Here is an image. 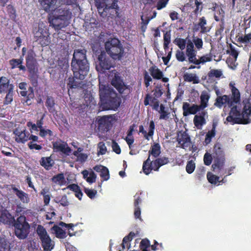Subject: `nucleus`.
Masks as SVG:
<instances>
[{
	"label": "nucleus",
	"mask_w": 251,
	"mask_h": 251,
	"mask_svg": "<svg viewBox=\"0 0 251 251\" xmlns=\"http://www.w3.org/2000/svg\"><path fill=\"white\" fill-rule=\"evenodd\" d=\"M184 81L187 82H193L194 84H197L200 82L198 77L196 74H185L183 75Z\"/></svg>",
	"instance_id": "nucleus-40"
},
{
	"label": "nucleus",
	"mask_w": 251,
	"mask_h": 251,
	"mask_svg": "<svg viewBox=\"0 0 251 251\" xmlns=\"http://www.w3.org/2000/svg\"><path fill=\"white\" fill-rule=\"evenodd\" d=\"M98 148L99 149V154L103 155L106 153L107 149L103 142H100L98 144Z\"/></svg>",
	"instance_id": "nucleus-64"
},
{
	"label": "nucleus",
	"mask_w": 251,
	"mask_h": 251,
	"mask_svg": "<svg viewBox=\"0 0 251 251\" xmlns=\"http://www.w3.org/2000/svg\"><path fill=\"white\" fill-rule=\"evenodd\" d=\"M98 60L99 65L96 66L98 71L105 73L106 71L109 70L114 67V60L110 56H108L104 50L101 51L98 55Z\"/></svg>",
	"instance_id": "nucleus-11"
},
{
	"label": "nucleus",
	"mask_w": 251,
	"mask_h": 251,
	"mask_svg": "<svg viewBox=\"0 0 251 251\" xmlns=\"http://www.w3.org/2000/svg\"><path fill=\"white\" fill-rule=\"evenodd\" d=\"M151 75L154 79H161L163 76L162 71H160L156 66L151 67L149 70Z\"/></svg>",
	"instance_id": "nucleus-37"
},
{
	"label": "nucleus",
	"mask_w": 251,
	"mask_h": 251,
	"mask_svg": "<svg viewBox=\"0 0 251 251\" xmlns=\"http://www.w3.org/2000/svg\"><path fill=\"white\" fill-rule=\"evenodd\" d=\"M34 39L42 47H46L50 43V33L48 28L44 24L39 23L33 30Z\"/></svg>",
	"instance_id": "nucleus-6"
},
{
	"label": "nucleus",
	"mask_w": 251,
	"mask_h": 251,
	"mask_svg": "<svg viewBox=\"0 0 251 251\" xmlns=\"http://www.w3.org/2000/svg\"><path fill=\"white\" fill-rule=\"evenodd\" d=\"M192 42L198 50H199L202 48L203 44L202 39L197 36H193Z\"/></svg>",
	"instance_id": "nucleus-52"
},
{
	"label": "nucleus",
	"mask_w": 251,
	"mask_h": 251,
	"mask_svg": "<svg viewBox=\"0 0 251 251\" xmlns=\"http://www.w3.org/2000/svg\"><path fill=\"white\" fill-rule=\"evenodd\" d=\"M169 162V158L167 157H162L157 158L153 160V164H154V168L157 171H159L160 167L161 166L168 164Z\"/></svg>",
	"instance_id": "nucleus-36"
},
{
	"label": "nucleus",
	"mask_w": 251,
	"mask_h": 251,
	"mask_svg": "<svg viewBox=\"0 0 251 251\" xmlns=\"http://www.w3.org/2000/svg\"><path fill=\"white\" fill-rule=\"evenodd\" d=\"M251 114V103L248 101L246 103L243 107L242 115L243 117H246L248 118Z\"/></svg>",
	"instance_id": "nucleus-46"
},
{
	"label": "nucleus",
	"mask_w": 251,
	"mask_h": 251,
	"mask_svg": "<svg viewBox=\"0 0 251 251\" xmlns=\"http://www.w3.org/2000/svg\"><path fill=\"white\" fill-rule=\"evenodd\" d=\"M36 231L44 251H51L54 248V242L51 240L46 229L42 226L39 225Z\"/></svg>",
	"instance_id": "nucleus-10"
},
{
	"label": "nucleus",
	"mask_w": 251,
	"mask_h": 251,
	"mask_svg": "<svg viewBox=\"0 0 251 251\" xmlns=\"http://www.w3.org/2000/svg\"><path fill=\"white\" fill-rule=\"evenodd\" d=\"M177 141L182 149H185L190 146V137L185 132H183L181 133L180 136H178Z\"/></svg>",
	"instance_id": "nucleus-24"
},
{
	"label": "nucleus",
	"mask_w": 251,
	"mask_h": 251,
	"mask_svg": "<svg viewBox=\"0 0 251 251\" xmlns=\"http://www.w3.org/2000/svg\"><path fill=\"white\" fill-rule=\"evenodd\" d=\"M194 1L196 7L193 12L195 15L197 16L202 10L203 4L202 2L199 1L198 0H195Z\"/></svg>",
	"instance_id": "nucleus-51"
},
{
	"label": "nucleus",
	"mask_w": 251,
	"mask_h": 251,
	"mask_svg": "<svg viewBox=\"0 0 251 251\" xmlns=\"http://www.w3.org/2000/svg\"><path fill=\"white\" fill-rule=\"evenodd\" d=\"M216 126V123H213L212 129L206 133L203 142L204 145L206 146L209 144L211 142L212 139L215 136Z\"/></svg>",
	"instance_id": "nucleus-34"
},
{
	"label": "nucleus",
	"mask_w": 251,
	"mask_h": 251,
	"mask_svg": "<svg viewBox=\"0 0 251 251\" xmlns=\"http://www.w3.org/2000/svg\"><path fill=\"white\" fill-rule=\"evenodd\" d=\"M234 85L232 83H230L229 85L231 91V97L226 95L218 97L216 100L215 105L221 108L225 104H227L228 107H231L233 104H240V93Z\"/></svg>",
	"instance_id": "nucleus-5"
},
{
	"label": "nucleus",
	"mask_w": 251,
	"mask_h": 251,
	"mask_svg": "<svg viewBox=\"0 0 251 251\" xmlns=\"http://www.w3.org/2000/svg\"><path fill=\"white\" fill-rule=\"evenodd\" d=\"M111 84L120 94H123L125 89L127 88L121 77L117 75H115L112 79Z\"/></svg>",
	"instance_id": "nucleus-18"
},
{
	"label": "nucleus",
	"mask_w": 251,
	"mask_h": 251,
	"mask_svg": "<svg viewBox=\"0 0 251 251\" xmlns=\"http://www.w3.org/2000/svg\"><path fill=\"white\" fill-rule=\"evenodd\" d=\"M52 229L54 231L57 238L63 239L67 237L66 232L60 227L55 225L52 227Z\"/></svg>",
	"instance_id": "nucleus-41"
},
{
	"label": "nucleus",
	"mask_w": 251,
	"mask_h": 251,
	"mask_svg": "<svg viewBox=\"0 0 251 251\" xmlns=\"http://www.w3.org/2000/svg\"><path fill=\"white\" fill-rule=\"evenodd\" d=\"M9 247V243L8 240L5 238L0 237V248H1V250L8 249Z\"/></svg>",
	"instance_id": "nucleus-57"
},
{
	"label": "nucleus",
	"mask_w": 251,
	"mask_h": 251,
	"mask_svg": "<svg viewBox=\"0 0 251 251\" xmlns=\"http://www.w3.org/2000/svg\"><path fill=\"white\" fill-rule=\"evenodd\" d=\"M212 60V55L211 53L206 54L201 57L199 59H197L196 56L195 58L193 59L190 63H193L195 65H200V64H204L207 62H210Z\"/></svg>",
	"instance_id": "nucleus-32"
},
{
	"label": "nucleus",
	"mask_w": 251,
	"mask_h": 251,
	"mask_svg": "<svg viewBox=\"0 0 251 251\" xmlns=\"http://www.w3.org/2000/svg\"><path fill=\"white\" fill-rule=\"evenodd\" d=\"M140 235V231H136L135 233L133 232H130L128 235L126 236L123 240L122 243L121 244L122 249L124 250L126 247L128 249L131 248L130 242L133 239L135 236Z\"/></svg>",
	"instance_id": "nucleus-23"
},
{
	"label": "nucleus",
	"mask_w": 251,
	"mask_h": 251,
	"mask_svg": "<svg viewBox=\"0 0 251 251\" xmlns=\"http://www.w3.org/2000/svg\"><path fill=\"white\" fill-rule=\"evenodd\" d=\"M161 153V147L159 144L154 143L151 146V149L149 151V156L150 158L151 155L154 158L158 157Z\"/></svg>",
	"instance_id": "nucleus-35"
},
{
	"label": "nucleus",
	"mask_w": 251,
	"mask_h": 251,
	"mask_svg": "<svg viewBox=\"0 0 251 251\" xmlns=\"http://www.w3.org/2000/svg\"><path fill=\"white\" fill-rule=\"evenodd\" d=\"M75 78L76 79V78L75 77L74 75L73 77L69 78L68 83L67 84L68 86L70 88H81L83 85L82 82L81 81H77L75 80ZM77 79H78V78H77ZM80 80H81L80 79Z\"/></svg>",
	"instance_id": "nucleus-39"
},
{
	"label": "nucleus",
	"mask_w": 251,
	"mask_h": 251,
	"mask_svg": "<svg viewBox=\"0 0 251 251\" xmlns=\"http://www.w3.org/2000/svg\"><path fill=\"white\" fill-rule=\"evenodd\" d=\"M176 59L180 62H183L185 60L186 57L184 53L181 51L178 50L176 52Z\"/></svg>",
	"instance_id": "nucleus-63"
},
{
	"label": "nucleus",
	"mask_w": 251,
	"mask_h": 251,
	"mask_svg": "<svg viewBox=\"0 0 251 251\" xmlns=\"http://www.w3.org/2000/svg\"><path fill=\"white\" fill-rule=\"evenodd\" d=\"M40 3L45 11L48 12L54 10L57 0H39Z\"/></svg>",
	"instance_id": "nucleus-26"
},
{
	"label": "nucleus",
	"mask_w": 251,
	"mask_h": 251,
	"mask_svg": "<svg viewBox=\"0 0 251 251\" xmlns=\"http://www.w3.org/2000/svg\"><path fill=\"white\" fill-rule=\"evenodd\" d=\"M195 167V163L193 160L188 161L186 166V171L187 173L191 174L194 171Z\"/></svg>",
	"instance_id": "nucleus-54"
},
{
	"label": "nucleus",
	"mask_w": 251,
	"mask_h": 251,
	"mask_svg": "<svg viewBox=\"0 0 251 251\" xmlns=\"http://www.w3.org/2000/svg\"><path fill=\"white\" fill-rule=\"evenodd\" d=\"M46 106L50 113H53L55 111V101L51 96H47L45 102Z\"/></svg>",
	"instance_id": "nucleus-38"
},
{
	"label": "nucleus",
	"mask_w": 251,
	"mask_h": 251,
	"mask_svg": "<svg viewBox=\"0 0 251 251\" xmlns=\"http://www.w3.org/2000/svg\"><path fill=\"white\" fill-rule=\"evenodd\" d=\"M84 192L87 195V196L91 199H94L95 197V196L97 193L96 190L87 188H84Z\"/></svg>",
	"instance_id": "nucleus-59"
},
{
	"label": "nucleus",
	"mask_w": 251,
	"mask_h": 251,
	"mask_svg": "<svg viewBox=\"0 0 251 251\" xmlns=\"http://www.w3.org/2000/svg\"><path fill=\"white\" fill-rule=\"evenodd\" d=\"M23 59L21 57L20 59H12L9 60V64L11 68L13 69L17 68L19 65L22 64Z\"/></svg>",
	"instance_id": "nucleus-53"
},
{
	"label": "nucleus",
	"mask_w": 251,
	"mask_h": 251,
	"mask_svg": "<svg viewBox=\"0 0 251 251\" xmlns=\"http://www.w3.org/2000/svg\"><path fill=\"white\" fill-rule=\"evenodd\" d=\"M182 110L184 117H186L190 115H195L198 112L201 111L198 105L196 104L190 105L187 102H184L183 103Z\"/></svg>",
	"instance_id": "nucleus-16"
},
{
	"label": "nucleus",
	"mask_w": 251,
	"mask_h": 251,
	"mask_svg": "<svg viewBox=\"0 0 251 251\" xmlns=\"http://www.w3.org/2000/svg\"><path fill=\"white\" fill-rule=\"evenodd\" d=\"M154 129L155 125L153 121H151L150 123L149 131L148 133L144 130L142 125L139 126V132L142 133L144 135L145 138L148 140H150L149 137H152L153 135Z\"/></svg>",
	"instance_id": "nucleus-28"
},
{
	"label": "nucleus",
	"mask_w": 251,
	"mask_h": 251,
	"mask_svg": "<svg viewBox=\"0 0 251 251\" xmlns=\"http://www.w3.org/2000/svg\"><path fill=\"white\" fill-rule=\"evenodd\" d=\"M94 170L97 172L100 173V176L103 180L106 181L109 178V170L106 167L97 165L94 167Z\"/></svg>",
	"instance_id": "nucleus-29"
},
{
	"label": "nucleus",
	"mask_w": 251,
	"mask_h": 251,
	"mask_svg": "<svg viewBox=\"0 0 251 251\" xmlns=\"http://www.w3.org/2000/svg\"><path fill=\"white\" fill-rule=\"evenodd\" d=\"M15 221L14 218L7 210L1 211L0 215V222L5 225H10Z\"/></svg>",
	"instance_id": "nucleus-27"
},
{
	"label": "nucleus",
	"mask_w": 251,
	"mask_h": 251,
	"mask_svg": "<svg viewBox=\"0 0 251 251\" xmlns=\"http://www.w3.org/2000/svg\"><path fill=\"white\" fill-rule=\"evenodd\" d=\"M151 246L150 241L147 238L143 239L140 242L139 248L140 249H147Z\"/></svg>",
	"instance_id": "nucleus-61"
},
{
	"label": "nucleus",
	"mask_w": 251,
	"mask_h": 251,
	"mask_svg": "<svg viewBox=\"0 0 251 251\" xmlns=\"http://www.w3.org/2000/svg\"><path fill=\"white\" fill-rule=\"evenodd\" d=\"M214 162L212 165L213 171L216 170L221 171L224 167L225 163V155L223 149L219 144H216L214 146Z\"/></svg>",
	"instance_id": "nucleus-12"
},
{
	"label": "nucleus",
	"mask_w": 251,
	"mask_h": 251,
	"mask_svg": "<svg viewBox=\"0 0 251 251\" xmlns=\"http://www.w3.org/2000/svg\"><path fill=\"white\" fill-rule=\"evenodd\" d=\"M52 147L55 152H61L66 155H69L72 152V150L67 143L61 140L53 142Z\"/></svg>",
	"instance_id": "nucleus-15"
},
{
	"label": "nucleus",
	"mask_w": 251,
	"mask_h": 251,
	"mask_svg": "<svg viewBox=\"0 0 251 251\" xmlns=\"http://www.w3.org/2000/svg\"><path fill=\"white\" fill-rule=\"evenodd\" d=\"M11 190L23 203H28L29 202L30 198L27 193L18 189L14 185H11Z\"/></svg>",
	"instance_id": "nucleus-20"
},
{
	"label": "nucleus",
	"mask_w": 251,
	"mask_h": 251,
	"mask_svg": "<svg viewBox=\"0 0 251 251\" xmlns=\"http://www.w3.org/2000/svg\"><path fill=\"white\" fill-rule=\"evenodd\" d=\"M39 131V135L43 138L45 137L48 135L50 136H52L53 135V133L50 129L43 128Z\"/></svg>",
	"instance_id": "nucleus-62"
},
{
	"label": "nucleus",
	"mask_w": 251,
	"mask_h": 251,
	"mask_svg": "<svg viewBox=\"0 0 251 251\" xmlns=\"http://www.w3.org/2000/svg\"><path fill=\"white\" fill-rule=\"evenodd\" d=\"M142 169L144 173L146 175H149L152 170L157 171V170H155V169L154 168L153 161H151L149 157L143 162Z\"/></svg>",
	"instance_id": "nucleus-30"
},
{
	"label": "nucleus",
	"mask_w": 251,
	"mask_h": 251,
	"mask_svg": "<svg viewBox=\"0 0 251 251\" xmlns=\"http://www.w3.org/2000/svg\"><path fill=\"white\" fill-rule=\"evenodd\" d=\"M6 94L3 103L5 105L10 104L13 100L14 89H11L5 92Z\"/></svg>",
	"instance_id": "nucleus-45"
},
{
	"label": "nucleus",
	"mask_w": 251,
	"mask_h": 251,
	"mask_svg": "<svg viewBox=\"0 0 251 251\" xmlns=\"http://www.w3.org/2000/svg\"><path fill=\"white\" fill-rule=\"evenodd\" d=\"M207 24V21L204 17H202L199 19V22L196 26H198L201 28V33H204L209 31V29L205 25Z\"/></svg>",
	"instance_id": "nucleus-43"
},
{
	"label": "nucleus",
	"mask_w": 251,
	"mask_h": 251,
	"mask_svg": "<svg viewBox=\"0 0 251 251\" xmlns=\"http://www.w3.org/2000/svg\"><path fill=\"white\" fill-rule=\"evenodd\" d=\"M15 234L19 239L26 238L29 234L30 226L26 221L25 216H20L17 219L14 224Z\"/></svg>",
	"instance_id": "nucleus-9"
},
{
	"label": "nucleus",
	"mask_w": 251,
	"mask_h": 251,
	"mask_svg": "<svg viewBox=\"0 0 251 251\" xmlns=\"http://www.w3.org/2000/svg\"><path fill=\"white\" fill-rule=\"evenodd\" d=\"M187 42L186 39L178 38H176L174 42L182 50L185 48Z\"/></svg>",
	"instance_id": "nucleus-49"
},
{
	"label": "nucleus",
	"mask_w": 251,
	"mask_h": 251,
	"mask_svg": "<svg viewBox=\"0 0 251 251\" xmlns=\"http://www.w3.org/2000/svg\"><path fill=\"white\" fill-rule=\"evenodd\" d=\"M210 99V95L205 92H203L200 96V104L198 105L201 111L208 106V101Z\"/></svg>",
	"instance_id": "nucleus-31"
},
{
	"label": "nucleus",
	"mask_w": 251,
	"mask_h": 251,
	"mask_svg": "<svg viewBox=\"0 0 251 251\" xmlns=\"http://www.w3.org/2000/svg\"><path fill=\"white\" fill-rule=\"evenodd\" d=\"M72 13L67 8H58L54 10L49 23L55 30L66 27L69 24Z\"/></svg>",
	"instance_id": "nucleus-3"
},
{
	"label": "nucleus",
	"mask_w": 251,
	"mask_h": 251,
	"mask_svg": "<svg viewBox=\"0 0 251 251\" xmlns=\"http://www.w3.org/2000/svg\"><path fill=\"white\" fill-rule=\"evenodd\" d=\"M30 90V92L26 95V100L25 102L27 105H30L32 103L31 100L33 99L34 97V94L33 90V88L31 87H29V90Z\"/></svg>",
	"instance_id": "nucleus-56"
},
{
	"label": "nucleus",
	"mask_w": 251,
	"mask_h": 251,
	"mask_svg": "<svg viewBox=\"0 0 251 251\" xmlns=\"http://www.w3.org/2000/svg\"><path fill=\"white\" fill-rule=\"evenodd\" d=\"M207 114L206 111H201L200 115H195L193 119L195 126L199 129L202 128V126L206 124L205 116Z\"/></svg>",
	"instance_id": "nucleus-19"
},
{
	"label": "nucleus",
	"mask_w": 251,
	"mask_h": 251,
	"mask_svg": "<svg viewBox=\"0 0 251 251\" xmlns=\"http://www.w3.org/2000/svg\"><path fill=\"white\" fill-rule=\"evenodd\" d=\"M226 120L231 123V124L233 125L235 124H241V119H240L239 118H237L236 117H234V116L230 114L229 113V115L226 117ZM243 124H248V122H243Z\"/></svg>",
	"instance_id": "nucleus-48"
},
{
	"label": "nucleus",
	"mask_w": 251,
	"mask_h": 251,
	"mask_svg": "<svg viewBox=\"0 0 251 251\" xmlns=\"http://www.w3.org/2000/svg\"><path fill=\"white\" fill-rule=\"evenodd\" d=\"M240 42L243 44H248L251 41V32L245 34L244 36H240L238 38Z\"/></svg>",
	"instance_id": "nucleus-55"
},
{
	"label": "nucleus",
	"mask_w": 251,
	"mask_h": 251,
	"mask_svg": "<svg viewBox=\"0 0 251 251\" xmlns=\"http://www.w3.org/2000/svg\"><path fill=\"white\" fill-rule=\"evenodd\" d=\"M223 75L222 71L220 69H212L207 74L208 77L209 78L213 77L220 78Z\"/></svg>",
	"instance_id": "nucleus-44"
},
{
	"label": "nucleus",
	"mask_w": 251,
	"mask_h": 251,
	"mask_svg": "<svg viewBox=\"0 0 251 251\" xmlns=\"http://www.w3.org/2000/svg\"><path fill=\"white\" fill-rule=\"evenodd\" d=\"M99 96L100 108L101 110H116L120 106L121 102L120 98L114 90L108 86L100 84Z\"/></svg>",
	"instance_id": "nucleus-1"
},
{
	"label": "nucleus",
	"mask_w": 251,
	"mask_h": 251,
	"mask_svg": "<svg viewBox=\"0 0 251 251\" xmlns=\"http://www.w3.org/2000/svg\"><path fill=\"white\" fill-rule=\"evenodd\" d=\"M171 32L170 31H166L163 35V47L165 51L168 50L169 45L171 43Z\"/></svg>",
	"instance_id": "nucleus-42"
},
{
	"label": "nucleus",
	"mask_w": 251,
	"mask_h": 251,
	"mask_svg": "<svg viewBox=\"0 0 251 251\" xmlns=\"http://www.w3.org/2000/svg\"><path fill=\"white\" fill-rule=\"evenodd\" d=\"M86 50H75L72 60V70L75 77L80 80L84 79L89 70V65L86 58Z\"/></svg>",
	"instance_id": "nucleus-2"
},
{
	"label": "nucleus",
	"mask_w": 251,
	"mask_h": 251,
	"mask_svg": "<svg viewBox=\"0 0 251 251\" xmlns=\"http://www.w3.org/2000/svg\"><path fill=\"white\" fill-rule=\"evenodd\" d=\"M36 56L33 49L29 50L25 57L26 67L21 64L17 68L20 70L25 71L26 67L28 73L32 76L36 75L38 71V63L36 59Z\"/></svg>",
	"instance_id": "nucleus-7"
},
{
	"label": "nucleus",
	"mask_w": 251,
	"mask_h": 251,
	"mask_svg": "<svg viewBox=\"0 0 251 251\" xmlns=\"http://www.w3.org/2000/svg\"><path fill=\"white\" fill-rule=\"evenodd\" d=\"M236 104H233L231 107H230L231 108V109L229 112V113L234 116V117L239 118V117H240L241 114L240 113V111L237 109Z\"/></svg>",
	"instance_id": "nucleus-58"
},
{
	"label": "nucleus",
	"mask_w": 251,
	"mask_h": 251,
	"mask_svg": "<svg viewBox=\"0 0 251 251\" xmlns=\"http://www.w3.org/2000/svg\"><path fill=\"white\" fill-rule=\"evenodd\" d=\"M14 133L16 135L15 140L18 143H25L29 140L30 133L25 129L20 130L16 129Z\"/></svg>",
	"instance_id": "nucleus-22"
},
{
	"label": "nucleus",
	"mask_w": 251,
	"mask_h": 251,
	"mask_svg": "<svg viewBox=\"0 0 251 251\" xmlns=\"http://www.w3.org/2000/svg\"><path fill=\"white\" fill-rule=\"evenodd\" d=\"M14 86L10 83V79L7 77L2 76L0 77V93L5 94L11 89H14Z\"/></svg>",
	"instance_id": "nucleus-17"
},
{
	"label": "nucleus",
	"mask_w": 251,
	"mask_h": 251,
	"mask_svg": "<svg viewBox=\"0 0 251 251\" xmlns=\"http://www.w3.org/2000/svg\"><path fill=\"white\" fill-rule=\"evenodd\" d=\"M95 1L98 11L101 16H107L110 10H113L116 14L118 13V0H95Z\"/></svg>",
	"instance_id": "nucleus-8"
},
{
	"label": "nucleus",
	"mask_w": 251,
	"mask_h": 251,
	"mask_svg": "<svg viewBox=\"0 0 251 251\" xmlns=\"http://www.w3.org/2000/svg\"><path fill=\"white\" fill-rule=\"evenodd\" d=\"M40 164L46 170H49L53 166L54 162L51 156L42 157L40 160Z\"/></svg>",
	"instance_id": "nucleus-33"
},
{
	"label": "nucleus",
	"mask_w": 251,
	"mask_h": 251,
	"mask_svg": "<svg viewBox=\"0 0 251 251\" xmlns=\"http://www.w3.org/2000/svg\"><path fill=\"white\" fill-rule=\"evenodd\" d=\"M52 181L55 183H59L60 185L63 184L65 182V179L63 173H60L55 175L51 178Z\"/></svg>",
	"instance_id": "nucleus-47"
},
{
	"label": "nucleus",
	"mask_w": 251,
	"mask_h": 251,
	"mask_svg": "<svg viewBox=\"0 0 251 251\" xmlns=\"http://www.w3.org/2000/svg\"><path fill=\"white\" fill-rule=\"evenodd\" d=\"M226 53L229 55L227 58L226 63L228 67L233 70H235L238 63L237 62V58L239 55V52L231 44H230L229 49L226 50Z\"/></svg>",
	"instance_id": "nucleus-14"
},
{
	"label": "nucleus",
	"mask_w": 251,
	"mask_h": 251,
	"mask_svg": "<svg viewBox=\"0 0 251 251\" xmlns=\"http://www.w3.org/2000/svg\"><path fill=\"white\" fill-rule=\"evenodd\" d=\"M219 176H218L211 172L207 174V178L209 182L213 184H216L219 180Z\"/></svg>",
	"instance_id": "nucleus-50"
},
{
	"label": "nucleus",
	"mask_w": 251,
	"mask_h": 251,
	"mask_svg": "<svg viewBox=\"0 0 251 251\" xmlns=\"http://www.w3.org/2000/svg\"><path fill=\"white\" fill-rule=\"evenodd\" d=\"M114 118L111 115H104L97 118L98 129L101 133H105L112 127Z\"/></svg>",
	"instance_id": "nucleus-13"
},
{
	"label": "nucleus",
	"mask_w": 251,
	"mask_h": 251,
	"mask_svg": "<svg viewBox=\"0 0 251 251\" xmlns=\"http://www.w3.org/2000/svg\"><path fill=\"white\" fill-rule=\"evenodd\" d=\"M186 54L188 57L189 62L190 63L193 59L197 55V50L194 49V44L192 41L189 39L186 43Z\"/></svg>",
	"instance_id": "nucleus-21"
},
{
	"label": "nucleus",
	"mask_w": 251,
	"mask_h": 251,
	"mask_svg": "<svg viewBox=\"0 0 251 251\" xmlns=\"http://www.w3.org/2000/svg\"><path fill=\"white\" fill-rule=\"evenodd\" d=\"M150 101H151V105L152 106V109L155 110H158L159 106V101L158 98L152 97L149 94L146 95L145 97L144 103L145 106L150 104Z\"/></svg>",
	"instance_id": "nucleus-25"
},
{
	"label": "nucleus",
	"mask_w": 251,
	"mask_h": 251,
	"mask_svg": "<svg viewBox=\"0 0 251 251\" xmlns=\"http://www.w3.org/2000/svg\"><path fill=\"white\" fill-rule=\"evenodd\" d=\"M105 52L114 60H121L125 56V49L121 41L110 38L104 43Z\"/></svg>",
	"instance_id": "nucleus-4"
},
{
	"label": "nucleus",
	"mask_w": 251,
	"mask_h": 251,
	"mask_svg": "<svg viewBox=\"0 0 251 251\" xmlns=\"http://www.w3.org/2000/svg\"><path fill=\"white\" fill-rule=\"evenodd\" d=\"M212 157L210 153L206 152L203 157L204 164L206 166H209L212 161Z\"/></svg>",
	"instance_id": "nucleus-60"
}]
</instances>
